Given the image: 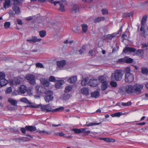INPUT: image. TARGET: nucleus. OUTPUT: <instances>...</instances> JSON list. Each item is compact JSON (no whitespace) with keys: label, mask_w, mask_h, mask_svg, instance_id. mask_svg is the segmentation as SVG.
Here are the masks:
<instances>
[{"label":"nucleus","mask_w":148,"mask_h":148,"mask_svg":"<svg viewBox=\"0 0 148 148\" xmlns=\"http://www.w3.org/2000/svg\"><path fill=\"white\" fill-rule=\"evenodd\" d=\"M41 106L40 110L42 111L45 112H53V109L51 108L49 104L45 105H42L41 104L37 105L32 106L33 108H37Z\"/></svg>","instance_id":"1"},{"label":"nucleus","mask_w":148,"mask_h":148,"mask_svg":"<svg viewBox=\"0 0 148 148\" xmlns=\"http://www.w3.org/2000/svg\"><path fill=\"white\" fill-rule=\"evenodd\" d=\"M123 76V74L120 70H116L114 73L112 74L111 79H114L116 81L121 80Z\"/></svg>","instance_id":"2"},{"label":"nucleus","mask_w":148,"mask_h":148,"mask_svg":"<svg viewBox=\"0 0 148 148\" xmlns=\"http://www.w3.org/2000/svg\"><path fill=\"white\" fill-rule=\"evenodd\" d=\"M26 78L31 84H35V77L34 75L30 73L27 74L26 75Z\"/></svg>","instance_id":"3"},{"label":"nucleus","mask_w":148,"mask_h":148,"mask_svg":"<svg viewBox=\"0 0 148 148\" xmlns=\"http://www.w3.org/2000/svg\"><path fill=\"white\" fill-rule=\"evenodd\" d=\"M46 96L45 98L46 102H49L50 101H52L53 98V92L50 90H48L46 92Z\"/></svg>","instance_id":"4"},{"label":"nucleus","mask_w":148,"mask_h":148,"mask_svg":"<svg viewBox=\"0 0 148 148\" xmlns=\"http://www.w3.org/2000/svg\"><path fill=\"white\" fill-rule=\"evenodd\" d=\"M134 80V76L132 73H127L125 75V80L126 82L130 83Z\"/></svg>","instance_id":"5"},{"label":"nucleus","mask_w":148,"mask_h":148,"mask_svg":"<svg viewBox=\"0 0 148 148\" xmlns=\"http://www.w3.org/2000/svg\"><path fill=\"white\" fill-rule=\"evenodd\" d=\"M98 84V80L97 79L92 78L90 79L88 83V85L91 86H96Z\"/></svg>","instance_id":"6"},{"label":"nucleus","mask_w":148,"mask_h":148,"mask_svg":"<svg viewBox=\"0 0 148 148\" xmlns=\"http://www.w3.org/2000/svg\"><path fill=\"white\" fill-rule=\"evenodd\" d=\"M14 6L12 7V10L14 11L15 13L17 14H18L20 12V10L18 6V5L21 2H17L15 3H14Z\"/></svg>","instance_id":"7"},{"label":"nucleus","mask_w":148,"mask_h":148,"mask_svg":"<svg viewBox=\"0 0 148 148\" xmlns=\"http://www.w3.org/2000/svg\"><path fill=\"white\" fill-rule=\"evenodd\" d=\"M125 91L128 94H131L134 93V90L133 88V86L131 85L126 86L125 88Z\"/></svg>","instance_id":"8"},{"label":"nucleus","mask_w":148,"mask_h":148,"mask_svg":"<svg viewBox=\"0 0 148 148\" xmlns=\"http://www.w3.org/2000/svg\"><path fill=\"white\" fill-rule=\"evenodd\" d=\"M66 61L64 60L57 62V65L58 67L60 69H62L63 67L66 65Z\"/></svg>","instance_id":"9"},{"label":"nucleus","mask_w":148,"mask_h":148,"mask_svg":"<svg viewBox=\"0 0 148 148\" xmlns=\"http://www.w3.org/2000/svg\"><path fill=\"white\" fill-rule=\"evenodd\" d=\"M133 88L134 90V92H137L138 93H140V90L143 88V86L141 85L137 84L133 86Z\"/></svg>","instance_id":"10"},{"label":"nucleus","mask_w":148,"mask_h":148,"mask_svg":"<svg viewBox=\"0 0 148 148\" xmlns=\"http://www.w3.org/2000/svg\"><path fill=\"white\" fill-rule=\"evenodd\" d=\"M22 80L21 78H15L13 80L11 81V84L13 85H18L21 84Z\"/></svg>","instance_id":"11"},{"label":"nucleus","mask_w":148,"mask_h":148,"mask_svg":"<svg viewBox=\"0 0 148 148\" xmlns=\"http://www.w3.org/2000/svg\"><path fill=\"white\" fill-rule=\"evenodd\" d=\"M41 40V38H37V37L34 36H32L31 39L27 40V41L30 43H33L39 42Z\"/></svg>","instance_id":"12"},{"label":"nucleus","mask_w":148,"mask_h":148,"mask_svg":"<svg viewBox=\"0 0 148 148\" xmlns=\"http://www.w3.org/2000/svg\"><path fill=\"white\" fill-rule=\"evenodd\" d=\"M40 81L41 83L44 86L48 87L49 86V83L48 79L45 78H41Z\"/></svg>","instance_id":"13"},{"label":"nucleus","mask_w":148,"mask_h":148,"mask_svg":"<svg viewBox=\"0 0 148 148\" xmlns=\"http://www.w3.org/2000/svg\"><path fill=\"white\" fill-rule=\"evenodd\" d=\"M136 49L134 48L130 47H126L123 50V52L125 53H127V52H134L135 51Z\"/></svg>","instance_id":"14"},{"label":"nucleus","mask_w":148,"mask_h":148,"mask_svg":"<svg viewBox=\"0 0 148 148\" xmlns=\"http://www.w3.org/2000/svg\"><path fill=\"white\" fill-rule=\"evenodd\" d=\"M79 10V7L77 5H75L74 6L72 9V12L73 13H75L78 12Z\"/></svg>","instance_id":"15"},{"label":"nucleus","mask_w":148,"mask_h":148,"mask_svg":"<svg viewBox=\"0 0 148 148\" xmlns=\"http://www.w3.org/2000/svg\"><path fill=\"white\" fill-rule=\"evenodd\" d=\"M20 91L21 94H24L27 92V87L25 85H21V86L20 87Z\"/></svg>","instance_id":"16"},{"label":"nucleus","mask_w":148,"mask_h":148,"mask_svg":"<svg viewBox=\"0 0 148 148\" xmlns=\"http://www.w3.org/2000/svg\"><path fill=\"white\" fill-rule=\"evenodd\" d=\"M25 128L27 130L31 132H34L36 130V127L32 126H26L25 127Z\"/></svg>","instance_id":"17"},{"label":"nucleus","mask_w":148,"mask_h":148,"mask_svg":"<svg viewBox=\"0 0 148 148\" xmlns=\"http://www.w3.org/2000/svg\"><path fill=\"white\" fill-rule=\"evenodd\" d=\"M77 77L75 76H74L69 78L68 80V82L70 83H73L77 81Z\"/></svg>","instance_id":"18"},{"label":"nucleus","mask_w":148,"mask_h":148,"mask_svg":"<svg viewBox=\"0 0 148 148\" xmlns=\"http://www.w3.org/2000/svg\"><path fill=\"white\" fill-rule=\"evenodd\" d=\"M64 83V81L62 80H60L57 81L56 84V87L57 88H59Z\"/></svg>","instance_id":"19"},{"label":"nucleus","mask_w":148,"mask_h":148,"mask_svg":"<svg viewBox=\"0 0 148 148\" xmlns=\"http://www.w3.org/2000/svg\"><path fill=\"white\" fill-rule=\"evenodd\" d=\"M8 102L10 104L14 106H17V101L12 98H9L8 100Z\"/></svg>","instance_id":"20"},{"label":"nucleus","mask_w":148,"mask_h":148,"mask_svg":"<svg viewBox=\"0 0 148 148\" xmlns=\"http://www.w3.org/2000/svg\"><path fill=\"white\" fill-rule=\"evenodd\" d=\"M74 132V133L75 134H78L81 133H82V132H83L84 129L83 128H80V129H76V128H74L72 130Z\"/></svg>","instance_id":"21"},{"label":"nucleus","mask_w":148,"mask_h":148,"mask_svg":"<svg viewBox=\"0 0 148 148\" xmlns=\"http://www.w3.org/2000/svg\"><path fill=\"white\" fill-rule=\"evenodd\" d=\"M101 140H103L107 143L114 142L116 141L114 139L109 138H101Z\"/></svg>","instance_id":"22"},{"label":"nucleus","mask_w":148,"mask_h":148,"mask_svg":"<svg viewBox=\"0 0 148 148\" xmlns=\"http://www.w3.org/2000/svg\"><path fill=\"white\" fill-rule=\"evenodd\" d=\"M8 83V81L5 78L0 79V86H3L7 84Z\"/></svg>","instance_id":"23"},{"label":"nucleus","mask_w":148,"mask_h":148,"mask_svg":"<svg viewBox=\"0 0 148 148\" xmlns=\"http://www.w3.org/2000/svg\"><path fill=\"white\" fill-rule=\"evenodd\" d=\"M91 97L95 98H97L100 95L99 92L97 91H94L91 94Z\"/></svg>","instance_id":"24"},{"label":"nucleus","mask_w":148,"mask_h":148,"mask_svg":"<svg viewBox=\"0 0 148 148\" xmlns=\"http://www.w3.org/2000/svg\"><path fill=\"white\" fill-rule=\"evenodd\" d=\"M81 91L83 94L87 95H88L89 90L86 87L83 88H82Z\"/></svg>","instance_id":"25"},{"label":"nucleus","mask_w":148,"mask_h":148,"mask_svg":"<svg viewBox=\"0 0 148 148\" xmlns=\"http://www.w3.org/2000/svg\"><path fill=\"white\" fill-rule=\"evenodd\" d=\"M108 86V84L107 82L102 83L101 85V89L103 91L105 90Z\"/></svg>","instance_id":"26"},{"label":"nucleus","mask_w":148,"mask_h":148,"mask_svg":"<svg viewBox=\"0 0 148 148\" xmlns=\"http://www.w3.org/2000/svg\"><path fill=\"white\" fill-rule=\"evenodd\" d=\"M81 27L82 33H86L88 30V26L86 24H82L81 25Z\"/></svg>","instance_id":"27"},{"label":"nucleus","mask_w":148,"mask_h":148,"mask_svg":"<svg viewBox=\"0 0 148 148\" xmlns=\"http://www.w3.org/2000/svg\"><path fill=\"white\" fill-rule=\"evenodd\" d=\"M99 81L101 83H103L105 82H107L106 77L104 76H99L98 77Z\"/></svg>","instance_id":"28"},{"label":"nucleus","mask_w":148,"mask_h":148,"mask_svg":"<svg viewBox=\"0 0 148 148\" xmlns=\"http://www.w3.org/2000/svg\"><path fill=\"white\" fill-rule=\"evenodd\" d=\"M29 137H22V141H29L32 138V137L30 135H27Z\"/></svg>","instance_id":"29"},{"label":"nucleus","mask_w":148,"mask_h":148,"mask_svg":"<svg viewBox=\"0 0 148 148\" xmlns=\"http://www.w3.org/2000/svg\"><path fill=\"white\" fill-rule=\"evenodd\" d=\"M147 19V16L145 15L142 18V20L141 22L142 26H144L146 22Z\"/></svg>","instance_id":"30"},{"label":"nucleus","mask_w":148,"mask_h":148,"mask_svg":"<svg viewBox=\"0 0 148 148\" xmlns=\"http://www.w3.org/2000/svg\"><path fill=\"white\" fill-rule=\"evenodd\" d=\"M105 20V18L103 17H98L94 20V21L95 23H97L101 21H104Z\"/></svg>","instance_id":"31"},{"label":"nucleus","mask_w":148,"mask_h":148,"mask_svg":"<svg viewBox=\"0 0 148 148\" xmlns=\"http://www.w3.org/2000/svg\"><path fill=\"white\" fill-rule=\"evenodd\" d=\"M10 0H5L4 4V7L5 8H9L10 5Z\"/></svg>","instance_id":"32"},{"label":"nucleus","mask_w":148,"mask_h":148,"mask_svg":"<svg viewBox=\"0 0 148 148\" xmlns=\"http://www.w3.org/2000/svg\"><path fill=\"white\" fill-rule=\"evenodd\" d=\"M20 101L22 102L25 103L27 104H30V102L26 98L23 97L20 99Z\"/></svg>","instance_id":"33"},{"label":"nucleus","mask_w":148,"mask_h":148,"mask_svg":"<svg viewBox=\"0 0 148 148\" xmlns=\"http://www.w3.org/2000/svg\"><path fill=\"white\" fill-rule=\"evenodd\" d=\"M142 73L143 74L147 75L148 74V69L147 68L144 67H142L141 68Z\"/></svg>","instance_id":"34"},{"label":"nucleus","mask_w":148,"mask_h":148,"mask_svg":"<svg viewBox=\"0 0 148 148\" xmlns=\"http://www.w3.org/2000/svg\"><path fill=\"white\" fill-rule=\"evenodd\" d=\"M64 108V107L60 106L58 108L55 109H53V112H61L63 111Z\"/></svg>","instance_id":"35"},{"label":"nucleus","mask_w":148,"mask_h":148,"mask_svg":"<svg viewBox=\"0 0 148 148\" xmlns=\"http://www.w3.org/2000/svg\"><path fill=\"white\" fill-rule=\"evenodd\" d=\"M133 59L127 57H125V63H131L133 62Z\"/></svg>","instance_id":"36"},{"label":"nucleus","mask_w":148,"mask_h":148,"mask_svg":"<svg viewBox=\"0 0 148 148\" xmlns=\"http://www.w3.org/2000/svg\"><path fill=\"white\" fill-rule=\"evenodd\" d=\"M87 78L85 77L82 80L81 84L82 86H85L87 84Z\"/></svg>","instance_id":"37"},{"label":"nucleus","mask_w":148,"mask_h":148,"mask_svg":"<svg viewBox=\"0 0 148 148\" xmlns=\"http://www.w3.org/2000/svg\"><path fill=\"white\" fill-rule=\"evenodd\" d=\"M72 87L71 86H68L66 87L64 91L65 93H68L72 89Z\"/></svg>","instance_id":"38"},{"label":"nucleus","mask_w":148,"mask_h":148,"mask_svg":"<svg viewBox=\"0 0 148 148\" xmlns=\"http://www.w3.org/2000/svg\"><path fill=\"white\" fill-rule=\"evenodd\" d=\"M101 123V122H99L98 123H95L94 122H91L88 123V124L86 125L88 126H90L94 125H99Z\"/></svg>","instance_id":"39"},{"label":"nucleus","mask_w":148,"mask_h":148,"mask_svg":"<svg viewBox=\"0 0 148 148\" xmlns=\"http://www.w3.org/2000/svg\"><path fill=\"white\" fill-rule=\"evenodd\" d=\"M11 23L10 22H6L5 23L4 26V27L6 29L9 28L10 26Z\"/></svg>","instance_id":"40"},{"label":"nucleus","mask_w":148,"mask_h":148,"mask_svg":"<svg viewBox=\"0 0 148 148\" xmlns=\"http://www.w3.org/2000/svg\"><path fill=\"white\" fill-rule=\"evenodd\" d=\"M39 34L41 37H44L46 35V32L44 30H42L39 32Z\"/></svg>","instance_id":"41"},{"label":"nucleus","mask_w":148,"mask_h":148,"mask_svg":"<svg viewBox=\"0 0 148 148\" xmlns=\"http://www.w3.org/2000/svg\"><path fill=\"white\" fill-rule=\"evenodd\" d=\"M132 103L130 101H128L127 103L122 102L121 105L124 106H127L131 105Z\"/></svg>","instance_id":"42"},{"label":"nucleus","mask_w":148,"mask_h":148,"mask_svg":"<svg viewBox=\"0 0 148 148\" xmlns=\"http://www.w3.org/2000/svg\"><path fill=\"white\" fill-rule=\"evenodd\" d=\"M121 115V113L120 112H117L111 114L112 117H119Z\"/></svg>","instance_id":"43"},{"label":"nucleus","mask_w":148,"mask_h":148,"mask_svg":"<svg viewBox=\"0 0 148 148\" xmlns=\"http://www.w3.org/2000/svg\"><path fill=\"white\" fill-rule=\"evenodd\" d=\"M110 85L112 87H115L117 86L116 82L113 81H112L110 83Z\"/></svg>","instance_id":"44"},{"label":"nucleus","mask_w":148,"mask_h":148,"mask_svg":"<svg viewBox=\"0 0 148 148\" xmlns=\"http://www.w3.org/2000/svg\"><path fill=\"white\" fill-rule=\"evenodd\" d=\"M49 81L51 82H56V80L54 77L53 76H50L49 78Z\"/></svg>","instance_id":"45"},{"label":"nucleus","mask_w":148,"mask_h":148,"mask_svg":"<svg viewBox=\"0 0 148 148\" xmlns=\"http://www.w3.org/2000/svg\"><path fill=\"white\" fill-rule=\"evenodd\" d=\"M36 66L37 68H44V66L42 64L40 63H37L36 64Z\"/></svg>","instance_id":"46"},{"label":"nucleus","mask_w":148,"mask_h":148,"mask_svg":"<svg viewBox=\"0 0 148 148\" xmlns=\"http://www.w3.org/2000/svg\"><path fill=\"white\" fill-rule=\"evenodd\" d=\"M125 57L123 58H121L118 59L117 62L118 63H123L125 62Z\"/></svg>","instance_id":"47"},{"label":"nucleus","mask_w":148,"mask_h":148,"mask_svg":"<svg viewBox=\"0 0 148 148\" xmlns=\"http://www.w3.org/2000/svg\"><path fill=\"white\" fill-rule=\"evenodd\" d=\"M89 54L90 56H93L95 55V51L93 50H92L90 51L89 52Z\"/></svg>","instance_id":"48"},{"label":"nucleus","mask_w":148,"mask_h":148,"mask_svg":"<svg viewBox=\"0 0 148 148\" xmlns=\"http://www.w3.org/2000/svg\"><path fill=\"white\" fill-rule=\"evenodd\" d=\"M130 67H127L125 69V75L126 74H127V73H130Z\"/></svg>","instance_id":"49"},{"label":"nucleus","mask_w":148,"mask_h":148,"mask_svg":"<svg viewBox=\"0 0 148 148\" xmlns=\"http://www.w3.org/2000/svg\"><path fill=\"white\" fill-rule=\"evenodd\" d=\"M5 77V75L4 73L0 72V79H4Z\"/></svg>","instance_id":"50"},{"label":"nucleus","mask_w":148,"mask_h":148,"mask_svg":"<svg viewBox=\"0 0 148 148\" xmlns=\"http://www.w3.org/2000/svg\"><path fill=\"white\" fill-rule=\"evenodd\" d=\"M84 129L83 132H82V133L84 134H89L90 132V131L89 130H87L86 131V129L85 128H83Z\"/></svg>","instance_id":"51"},{"label":"nucleus","mask_w":148,"mask_h":148,"mask_svg":"<svg viewBox=\"0 0 148 148\" xmlns=\"http://www.w3.org/2000/svg\"><path fill=\"white\" fill-rule=\"evenodd\" d=\"M143 36L145 37L147 35H148V29L144 30L143 31Z\"/></svg>","instance_id":"52"},{"label":"nucleus","mask_w":148,"mask_h":148,"mask_svg":"<svg viewBox=\"0 0 148 148\" xmlns=\"http://www.w3.org/2000/svg\"><path fill=\"white\" fill-rule=\"evenodd\" d=\"M143 48L145 49H148V43H145L143 45Z\"/></svg>","instance_id":"53"},{"label":"nucleus","mask_w":148,"mask_h":148,"mask_svg":"<svg viewBox=\"0 0 148 148\" xmlns=\"http://www.w3.org/2000/svg\"><path fill=\"white\" fill-rule=\"evenodd\" d=\"M12 91V88L11 87L8 88L6 90V92L8 94L10 93Z\"/></svg>","instance_id":"54"},{"label":"nucleus","mask_w":148,"mask_h":148,"mask_svg":"<svg viewBox=\"0 0 148 148\" xmlns=\"http://www.w3.org/2000/svg\"><path fill=\"white\" fill-rule=\"evenodd\" d=\"M101 11L103 14H107L108 13V10L106 9H103L101 10Z\"/></svg>","instance_id":"55"},{"label":"nucleus","mask_w":148,"mask_h":148,"mask_svg":"<svg viewBox=\"0 0 148 148\" xmlns=\"http://www.w3.org/2000/svg\"><path fill=\"white\" fill-rule=\"evenodd\" d=\"M15 140L16 142H20L22 141V137H20V138H15Z\"/></svg>","instance_id":"56"},{"label":"nucleus","mask_w":148,"mask_h":148,"mask_svg":"<svg viewBox=\"0 0 148 148\" xmlns=\"http://www.w3.org/2000/svg\"><path fill=\"white\" fill-rule=\"evenodd\" d=\"M9 13L10 14V15L11 16L13 17H14V16L15 14H14V12L12 10L10 11Z\"/></svg>","instance_id":"57"},{"label":"nucleus","mask_w":148,"mask_h":148,"mask_svg":"<svg viewBox=\"0 0 148 148\" xmlns=\"http://www.w3.org/2000/svg\"><path fill=\"white\" fill-rule=\"evenodd\" d=\"M26 129L24 127H22L21 128V130L22 132L24 134H25L26 133Z\"/></svg>","instance_id":"58"},{"label":"nucleus","mask_w":148,"mask_h":148,"mask_svg":"<svg viewBox=\"0 0 148 148\" xmlns=\"http://www.w3.org/2000/svg\"><path fill=\"white\" fill-rule=\"evenodd\" d=\"M16 21L19 25H22L23 24L22 21L21 19H18L16 20Z\"/></svg>","instance_id":"59"},{"label":"nucleus","mask_w":148,"mask_h":148,"mask_svg":"<svg viewBox=\"0 0 148 148\" xmlns=\"http://www.w3.org/2000/svg\"><path fill=\"white\" fill-rule=\"evenodd\" d=\"M39 133L41 134L43 133L48 134L49 133L48 132L45 130L40 131H39Z\"/></svg>","instance_id":"60"},{"label":"nucleus","mask_w":148,"mask_h":148,"mask_svg":"<svg viewBox=\"0 0 148 148\" xmlns=\"http://www.w3.org/2000/svg\"><path fill=\"white\" fill-rule=\"evenodd\" d=\"M138 53L142 55L143 54V50L141 49L138 50L137 52Z\"/></svg>","instance_id":"61"},{"label":"nucleus","mask_w":148,"mask_h":148,"mask_svg":"<svg viewBox=\"0 0 148 148\" xmlns=\"http://www.w3.org/2000/svg\"><path fill=\"white\" fill-rule=\"evenodd\" d=\"M10 130L12 132H17L18 131L17 129H15L14 127L10 128Z\"/></svg>","instance_id":"62"},{"label":"nucleus","mask_w":148,"mask_h":148,"mask_svg":"<svg viewBox=\"0 0 148 148\" xmlns=\"http://www.w3.org/2000/svg\"><path fill=\"white\" fill-rule=\"evenodd\" d=\"M33 18V17L32 16H29L27 17L26 18V20L28 21H29L32 19Z\"/></svg>","instance_id":"63"},{"label":"nucleus","mask_w":148,"mask_h":148,"mask_svg":"<svg viewBox=\"0 0 148 148\" xmlns=\"http://www.w3.org/2000/svg\"><path fill=\"white\" fill-rule=\"evenodd\" d=\"M146 123L145 122H143L141 123H137V125H144Z\"/></svg>","instance_id":"64"}]
</instances>
